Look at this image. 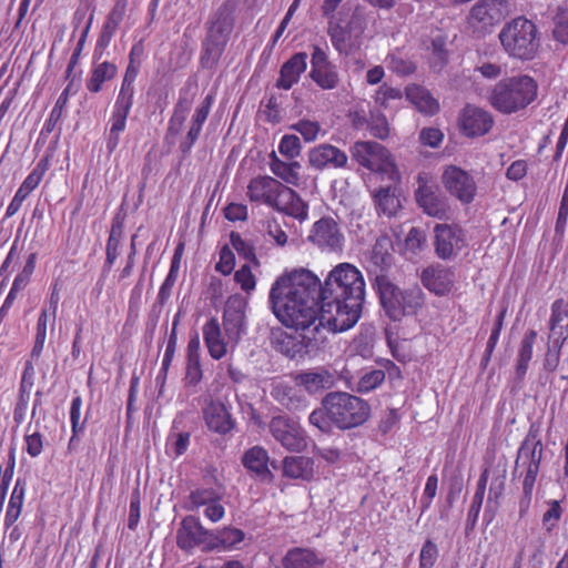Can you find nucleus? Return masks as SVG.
Returning a JSON list of instances; mask_svg holds the SVG:
<instances>
[{
	"label": "nucleus",
	"instance_id": "obj_1",
	"mask_svg": "<svg viewBox=\"0 0 568 568\" xmlns=\"http://www.w3.org/2000/svg\"><path fill=\"white\" fill-rule=\"evenodd\" d=\"M320 291V278L307 270H301L277 277L268 294L275 317L298 333L307 347L322 344L326 338L327 322L323 320Z\"/></svg>",
	"mask_w": 568,
	"mask_h": 568
},
{
	"label": "nucleus",
	"instance_id": "obj_2",
	"mask_svg": "<svg viewBox=\"0 0 568 568\" xmlns=\"http://www.w3.org/2000/svg\"><path fill=\"white\" fill-rule=\"evenodd\" d=\"M320 297L328 332L352 328L361 318L365 300L362 272L351 263L337 264L321 284Z\"/></svg>",
	"mask_w": 568,
	"mask_h": 568
},
{
	"label": "nucleus",
	"instance_id": "obj_3",
	"mask_svg": "<svg viewBox=\"0 0 568 568\" xmlns=\"http://www.w3.org/2000/svg\"><path fill=\"white\" fill-rule=\"evenodd\" d=\"M390 254L378 256L374 250L372 262L375 266L367 270L373 287L376 290L385 314L392 321H402L406 316L417 315L425 305V293L418 285L399 288L395 285L387 270L390 266Z\"/></svg>",
	"mask_w": 568,
	"mask_h": 568
},
{
	"label": "nucleus",
	"instance_id": "obj_4",
	"mask_svg": "<svg viewBox=\"0 0 568 568\" xmlns=\"http://www.w3.org/2000/svg\"><path fill=\"white\" fill-rule=\"evenodd\" d=\"M371 416L369 404L346 392H331L322 399V406L314 409L308 417L312 426L329 434L333 426L348 430L365 424Z\"/></svg>",
	"mask_w": 568,
	"mask_h": 568
},
{
	"label": "nucleus",
	"instance_id": "obj_5",
	"mask_svg": "<svg viewBox=\"0 0 568 568\" xmlns=\"http://www.w3.org/2000/svg\"><path fill=\"white\" fill-rule=\"evenodd\" d=\"M538 97L537 81L527 74L498 81L488 97L489 104L499 113L510 115L525 110Z\"/></svg>",
	"mask_w": 568,
	"mask_h": 568
},
{
	"label": "nucleus",
	"instance_id": "obj_6",
	"mask_svg": "<svg viewBox=\"0 0 568 568\" xmlns=\"http://www.w3.org/2000/svg\"><path fill=\"white\" fill-rule=\"evenodd\" d=\"M537 33V27L532 21L517 17L503 27L499 40L509 57L532 60L539 49Z\"/></svg>",
	"mask_w": 568,
	"mask_h": 568
},
{
	"label": "nucleus",
	"instance_id": "obj_7",
	"mask_svg": "<svg viewBox=\"0 0 568 568\" xmlns=\"http://www.w3.org/2000/svg\"><path fill=\"white\" fill-rule=\"evenodd\" d=\"M538 436L539 426L531 424L518 450L516 464L518 465L519 462H523L526 465V471L523 477V497L519 501L520 511H525L530 507L535 484L540 469L542 443Z\"/></svg>",
	"mask_w": 568,
	"mask_h": 568
},
{
	"label": "nucleus",
	"instance_id": "obj_8",
	"mask_svg": "<svg viewBox=\"0 0 568 568\" xmlns=\"http://www.w3.org/2000/svg\"><path fill=\"white\" fill-rule=\"evenodd\" d=\"M352 158L372 172L385 174L390 180L399 179L398 170L389 151L374 141H357L351 148Z\"/></svg>",
	"mask_w": 568,
	"mask_h": 568
},
{
	"label": "nucleus",
	"instance_id": "obj_9",
	"mask_svg": "<svg viewBox=\"0 0 568 568\" xmlns=\"http://www.w3.org/2000/svg\"><path fill=\"white\" fill-rule=\"evenodd\" d=\"M440 181L445 191L463 205H468L476 199L477 183L468 171L457 165H447L443 170Z\"/></svg>",
	"mask_w": 568,
	"mask_h": 568
},
{
	"label": "nucleus",
	"instance_id": "obj_10",
	"mask_svg": "<svg viewBox=\"0 0 568 568\" xmlns=\"http://www.w3.org/2000/svg\"><path fill=\"white\" fill-rule=\"evenodd\" d=\"M268 428L274 439L288 452L301 453L307 446L306 433L294 418L285 415L274 416Z\"/></svg>",
	"mask_w": 568,
	"mask_h": 568
},
{
	"label": "nucleus",
	"instance_id": "obj_11",
	"mask_svg": "<svg viewBox=\"0 0 568 568\" xmlns=\"http://www.w3.org/2000/svg\"><path fill=\"white\" fill-rule=\"evenodd\" d=\"M466 233L458 224H436L434 226V247L442 260H449L466 247Z\"/></svg>",
	"mask_w": 568,
	"mask_h": 568
},
{
	"label": "nucleus",
	"instance_id": "obj_12",
	"mask_svg": "<svg viewBox=\"0 0 568 568\" xmlns=\"http://www.w3.org/2000/svg\"><path fill=\"white\" fill-rule=\"evenodd\" d=\"M307 241L324 252H337L343 248L344 235L335 219L324 216L313 224Z\"/></svg>",
	"mask_w": 568,
	"mask_h": 568
},
{
	"label": "nucleus",
	"instance_id": "obj_13",
	"mask_svg": "<svg viewBox=\"0 0 568 568\" xmlns=\"http://www.w3.org/2000/svg\"><path fill=\"white\" fill-rule=\"evenodd\" d=\"M281 181L270 175H258L250 180L246 196L251 203L263 204L271 209L277 205L278 196L285 189Z\"/></svg>",
	"mask_w": 568,
	"mask_h": 568
},
{
	"label": "nucleus",
	"instance_id": "obj_14",
	"mask_svg": "<svg viewBox=\"0 0 568 568\" xmlns=\"http://www.w3.org/2000/svg\"><path fill=\"white\" fill-rule=\"evenodd\" d=\"M458 123L464 135L468 138L483 136L491 130L494 118L490 112L467 104L459 114Z\"/></svg>",
	"mask_w": 568,
	"mask_h": 568
},
{
	"label": "nucleus",
	"instance_id": "obj_15",
	"mask_svg": "<svg viewBox=\"0 0 568 568\" xmlns=\"http://www.w3.org/2000/svg\"><path fill=\"white\" fill-rule=\"evenodd\" d=\"M134 100L116 97L110 115V129L106 140V150L112 153L120 143V136L125 131L126 121L131 113Z\"/></svg>",
	"mask_w": 568,
	"mask_h": 568
},
{
	"label": "nucleus",
	"instance_id": "obj_16",
	"mask_svg": "<svg viewBox=\"0 0 568 568\" xmlns=\"http://www.w3.org/2000/svg\"><path fill=\"white\" fill-rule=\"evenodd\" d=\"M415 199L418 206L428 216L443 220L449 214L450 206L447 200L439 195L433 186L428 185L425 181L419 180L418 187L415 191Z\"/></svg>",
	"mask_w": 568,
	"mask_h": 568
},
{
	"label": "nucleus",
	"instance_id": "obj_17",
	"mask_svg": "<svg viewBox=\"0 0 568 568\" xmlns=\"http://www.w3.org/2000/svg\"><path fill=\"white\" fill-rule=\"evenodd\" d=\"M420 282L434 295L445 296L454 286V272L442 264H432L422 271Z\"/></svg>",
	"mask_w": 568,
	"mask_h": 568
},
{
	"label": "nucleus",
	"instance_id": "obj_18",
	"mask_svg": "<svg viewBox=\"0 0 568 568\" xmlns=\"http://www.w3.org/2000/svg\"><path fill=\"white\" fill-rule=\"evenodd\" d=\"M203 418L207 428L220 435H226L235 426V420L226 407L220 400L210 399L203 408Z\"/></svg>",
	"mask_w": 568,
	"mask_h": 568
},
{
	"label": "nucleus",
	"instance_id": "obj_19",
	"mask_svg": "<svg viewBox=\"0 0 568 568\" xmlns=\"http://www.w3.org/2000/svg\"><path fill=\"white\" fill-rule=\"evenodd\" d=\"M308 161L317 170L326 168L343 169L347 165L348 156L337 146L323 143L310 151Z\"/></svg>",
	"mask_w": 568,
	"mask_h": 568
},
{
	"label": "nucleus",
	"instance_id": "obj_20",
	"mask_svg": "<svg viewBox=\"0 0 568 568\" xmlns=\"http://www.w3.org/2000/svg\"><path fill=\"white\" fill-rule=\"evenodd\" d=\"M244 320L245 313L242 308L241 301L230 298L223 312L222 326L226 338L233 345L240 342L244 333Z\"/></svg>",
	"mask_w": 568,
	"mask_h": 568
},
{
	"label": "nucleus",
	"instance_id": "obj_21",
	"mask_svg": "<svg viewBox=\"0 0 568 568\" xmlns=\"http://www.w3.org/2000/svg\"><path fill=\"white\" fill-rule=\"evenodd\" d=\"M202 334L209 355L220 361L227 354V345L231 343L226 338L221 324L216 317H210L202 326Z\"/></svg>",
	"mask_w": 568,
	"mask_h": 568
},
{
	"label": "nucleus",
	"instance_id": "obj_22",
	"mask_svg": "<svg viewBox=\"0 0 568 568\" xmlns=\"http://www.w3.org/2000/svg\"><path fill=\"white\" fill-rule=\"evenodd\" d=\"M209 535L211 531L206 530L199 519L189 516L182 520L181 528L178 530L176 542L183 550H191L200 544L209 546Z\"/></svg>",
	"mask_w": 568,
	"mask_h": 568
},
{
	"label": "nucleus",
	"instance_id": "obj_23",
	"mask_svg": "<svg viewBox=\"0 0 568 568\" xmlns=\"http://www.w3.org/2000/svg\"><path fill=\"white\" fill-rule=\"evenodd\" d=\"M213 103H214V94H207L203 99L201 105H199L195 109V112L191 120V125L187 131V134H186L185 139L180 143V146H179L180 151L183 154H189L191 152L193 145L197 141V139L202 132L203 125L209 118V114L211 112V108H212Z\"/></svg>",
	"mask_w": 568,
	"mask_h": 568
},
{
	"label": "nucleus",
	"instance_id": "obj_24",
	"mask_svg": "<svg viewBox=\"0 0 568 568\" xmlns=\"http://www.w3.org/2000/svg\"><path fill=\"white\" fill-rule=\"evenodd\" d=\"M307 54L297 52L293 54L280 69V75L276 80V88L281 90H290L296 84L301 75L307 68Z\"/></svg>",
	"mask_w": 568,
	"mask_h": 568
},
{
	"label": "nucleus",
	"instance_id": "obj_25",
	"mask_svg": "<svg viewBox=\"0 0 568 568\" xmlns=\"http://www.w3.org/2000/svg\"><path fill=\"white\" fill-rule=\"evenodd\" d=\"M185 377L186 385L196 386L203 378V369L201 363V342L197 332L189 338L185 354Z\"/></svg>",
	"mask_w": 568,
	"mask_h": 568
},
{
	"label": "nucleus",
	"instance_id": "obj_26",
	"mask_svg": "<svg viewBox=\"0 0 568 568\" xmlns=\"http://www.w3.org/2000/svg\"><path fill=\"white\" fill-rule=\"evenodd\" d=\"M294 382L313 395L332 388L335 385V377L327 369L320 368L296 374Z\"/></svg>",
	"mask_w": 568,
	"mask_h": 568
},
{
	"label": "nucleus",
	"instance_id": "obj_27",
	"mask_svg": "<svg viewBox=\"0 0 568 568\" xmlns=\"http://www.w3.org/2000/svg\"><path fill=\"white\" fill-rule=\"evenodd\" d=\"M284 568H326V559L311 548L294 547L282 560Z\"/></svg>",
	"mask_w": 568,
	"mask_h": 568
},
{
	"label": "nucleus",
	"instance_id": "obj_28",
	"mask_svg": "<svg viewBox=\"0 0 568 568\" xmlns=\"http://www.w3.org/2000/svg\"><path fill=\"white\" fill-rule=\"evenodd\" d=\"M273 210L292 216L300 222L308 219V204L290 186H285Z\"/></svg>",
	"mask_w": 568,
	"mask_h": 568
},
{
	"label": "nucleus",
	"instance_id": "obj_29",
	"mask_svg": "<svg viewBox=\"0 0 568 568\" xmlns=\"http://www.w3.org/2000/svg\"><path fill=\"white\" fill-rule=\"evenodd\" d=\"M568 338V302L556 300L551 305L549 318V341L565 343Z\"/></svg>",
	"mask_w": 568,
	"mask_h": 568
},
{
	"label": "nucleus",
	"instance_id": "obj_30",
	"mask_svg": "<svg viewBox=\"0 0 568 568\" xmlns=\"http://www.w3.org/2000/svg\"><path fill=\"white\" fill-rule=\"evenodd\" d=\"M233 28L234 18L232 12L226 6H222L207 21L206 36L227 43Z\"/></svg>",
	"mask_w": 568,
	"mask_h": 568
},
{
	"label": "nucleus",
	"instance_id": "obj_31",
	"mask_svg": "<svg viewBox=\"0 0 568 568\" xmlns=\"http://www.w3.org/2000/svg\"><path fill=\"white\" fill-rule=\"evenodd\" d=\"M118 74V65L111 61L93 62L85 88L90 93H99L105 82L113 80Z\"/></svg>",
	"mask_w": 568,
	"mask_h": 568
},
{
	"label": "nucleus",
	"instance_id": "obj_32",
	"mask_svg": "<svg viewBox=\"0 0 568 568\" xmlns=\"http://www.w3.org/2000/svg\"><path fill=\"white\" fill-rule=\"evenodd\" d=\"M405 97L419 112L426 115H434L439 111V102L426 88L419 84L407 85Z\"/></svg>",
	"mask_w": 568,
	"mask_h": 568
},
{
	"label": "nucleus",
	"instance_id": "obj_33",
	"mask_svg": "<svg viewBox=\"0 0 568 568\" xmlns=\"http://www.w3.org/2000/svg\"><path fill=\"white\" fill-rule=\"evenodd\" d=\"M268 459V453L265 448L254 446L244 453L242 464L247 470L254 473L260 478L271 479L273 475L267 466Z\"/></svg>",
	"mask_w": 568,
	"mask_h": 568
},
{
	"label": "nucleus",
	"instance_id": "obj_34",
	"mask_svg": "<svg viewBox=\"0 0 568 568\" xmlns=\"http://www.w3.org/2000/svg\"><path fill=\"white\" fill-rule=\"evenodd\" d=\"M270 170L271 172L285 182L286 184L297 186L301 181V164L297 161L292 160L291 162H285L281 160L275 151H272L270 154Z\"/></svg>",
	"mask_w": 568,
	"mask_h": 568
},
{
	"label": "nucleus",
	"instance_id": "obj_35",
	"mask_svg": "<svg viewBox=\"0 0 568 568\" xmlns=\"http://www.w3.org/2000/svg\"><path fill=\"white\" fill-rule=\"evenodd\" d=\"M283 475L308 481L314 477V460L306 456H286L283 459Z\"/></svg>",
	"mask_w": 568,
	"mask_h": 568
},
{
	"label": "nucleus",
	"instance_id": "obj_36",
	"mask_svg": "<svg viewBox=\"0 0 568 568\" xmlns=\"http://www.w3.org/2000/svg\"><path fill=\"white\" fill-rule=\"evenodd\" d=\"M209 548L219 550H233L244 540L245 534L242 529L234 527H224L223 529L211 531L209 535Z\"/></svg>",
	"mask_w": 568,
	"mask_h": 568
},
{
	"label": "nucleus",
	"instance_id": "obj_37",
	"mask_svg": "<svg viewBox=\"0 0 568 568\" xmlns=\"http://www.w3.org/2000/svg\"><path fill=\"white\" fill-rule=\"evenodd\" d=\"M373 201L378 215L392 217L402 209V203L396 194V189L392 186L379 187L376 190L373 194Z\"/></svg>",
	"mask_w": 568,
	"mask_h": 568
},
{
	"label": "nucleus",
	"instance_id": "obj_38",
	"mask_svg": "<svg viewBox=\"0 0 568 568\" xmlns=\"http://www.w3.org/2000/svg\"><path fill=\"white\" fill-rule=\"evenodd\" d=\"M469 20L480 28L493 27L499 20V12L493 0H479L470 10Z\"/></svg>",
	"mask_w": 568,
	"mask_h": 568
},
{
	"label": "nucleus",
	"instance_id": "obj_39",
	"mask_svg": "<svg viewBox=\"0 0 568 568\" xmlns=\"http://www.w3.org/2000/svg\"><path fill=\"white\" fill-rule=\"evenodd\" d=\"M26 496V484L18 479L12 489V493L9 498L6 516H4V528L9 529L12 527L17 520L19 519Z\"/></svg>",
	"mask_w": 568,
	"mask_h": 568
},
{
	"label": "nucleus",
	"instance_id": "obj_40",
	"mask_svg": "<svg viewBox=\"0 0 568 568\" xmlns=\"http://www.w3.org/2000/svg\"><path fill=\"white\" fill-rule=\"evenodd\" d=\"M226 42L206 36L202 42L200 63L205 69H213L225 51Z\"/></svg>",
	"mask_w": 568,
	"mask_h": 568
},
{
	"label": "nucleus",
	"instance_id": "obj_41",
	"mask_svg": "<svg viewBox=\"0 0 568 568\" xmlns=\"http://www.w3.org/2000/svg\"><path fill=\"white\" fill-rule=\"evenodd\" d=\"M50 165L51 155L45 154L37 162L32 171L27 175V178L18 187V191L29 196L40 185L44 175L49 171Z\"/></svg>",
	"mask_w": 568,
	"mask_h": 568
},
{
	"label": "nucleus",
	"instance_id": "obj_42",
	"mask_svg": "<svg viewBox=\"0 0 568 568\" xmlns=\"http://www.w3.org/2000/svg\"><path fill=\"white\" fill-rule=\"evenodd\" d=\"M75 92L77 90H73V80H71L59 95L54 106L49 114V118L44 122L43 130L45 132L51 133L55 129L68 105L70 95L74 94Z\"/></svg>",
	"mask_w": 568,
	"mask_h": 568
},
{
	"label": "nucleus",
	"instance_id": "obj_43",
	"mask_svg": "<svg viewBox=\"0 0 568 568\" xmlns=\"http://www.w3.org/2000/svg\"><path fill=\"white\" fill-rule=\"evenodd\" d=\"M272 396L288 410H300L306 407V399L296 395L295 389L288 385H277L273 389Z\"/></svg>",
	"mask_w": 568,
	"mask_h": 568
},
{
	"label": "nucleus",
	"instance_id": "obj_44",
	"mask_svg": "<svg viewBox=\"0 0 568 568\" xmlns=\"http://www.w3.org/2000/svg\"><path fill=\"white\" fill-rule=\"evenodd\" d=\"M273 335H274L273 343L275 344L276 348L282 354H284L291 358L295 357L296 354L301 353L303 351V348H305L307 351H313L315 348H318V346H320V344H317L316 346L307 347L304 344L303 337H301V341H297L292 335H288L287 333L282 332V331L278 334H273Z\"/></svg>",
	"mask_w": 568,
	"mask_h": 568
},
{
	"label": "nucleus",
	"instance_id": "obj_45",
	"mask_svg": "<svg viewBox=\"0 0 568 568\" xmlns=\"http://www.w3.org/2000/svg\"><path fill=\"white\" fill-rule=\"evenodd\" d=\"M192 105V100L180 95L178 102L174 105L173 113L169 120L168 133L176 135L181 132L186 114L189 113Z\"/></svg>",
	"mask_w": 568,
	"mask_h": 568
},
{
	"label": "nucleus",
	"instance_id": "obj_46",
	"mask_svg": "<svg viewBox=\"0 0 568 568\" xmlns=\"http://www.w3.org/2000/svg\"><path fill=\"white\" fill-rule=\"evenodd\" d=\"M310 77L323 90H333L339 82V77L334 64L311 70Z\"/></svg>",
	"mask_w": 568,
	"mask_h": 568
},
{
	"label": "nucleus",
	"instance_id": "obj_47",
	"mask_svg": "<svg viewBox=\"0 0 568 568\" xmlns=\"http://www.w3.org/2000/svg\"><path fill=\"white\" fill-rule=\"evenodd\" d=\"M230 242L232 247L241 257L248 261L256 267L260 266V261L256 256L255 247L252 242L244 240L240 233L234 231L230 234Z\"/></svg>",
	"mask_w": 568,
	"mask_h": 568
},
{
	"label": "nucleus",
	"instance_id": "obj_48",
	"mask_svg": "<svg viewBox=\"0 0 568 568\" xmlns=\"http://www.w3.org/2000/svg\"><path fill=\"white\" fill-rule=\"evenodd\" d=\"M49 317V311L47 308H42L37 321L34 344L31 351V356L33 358H39L43 352Z\"/></svg>",
	"mask_w": 568,
	"mask_h": 568
},
{
	"label": "nucleus",
	"instance_id": "obj_49",
	"mask_svg": "<svg viewBox=\"0 0 568 568\" xmlns=\"http://www.w3.org/2000/svg\"><path fill=\"white\" fill-rule=\"evenodd\" d=\"M140 70H141V65L128 63L124 74H123V78H122V81H121L120 90H119L116 97L134 100V97H135L134 83L140 73Z\"/></svg>",
	"mask_w": 568,
	"mask_h": 568
},
{
	"label": "nucleus",
	"instance_id": "obj_50",
	"mask_svg": "<svg viewBox=\"0 0 568 568\" xmlns=\"http://www.w3.org/2000/svg\"><path fill=\"white\" fill-rule=\"evenodd\" d=\"M403 99V92L398 88H394L388 85L387 83H383L374 95V101L376 105L382 109H388L395 102H399Z\"/></svg>",
	"mask_w": 568,
	"mask_h": 568
},
{
	"label": "nucleus",
	"instance_id": "obj_51",
	"mask_svg": "<svg viewBox=\"0 0 568 568\" xmlns=\"http://www.w3.org/2000/svg\"><path fill=\"white\" fill-rule=\"evenodd\" d=\"M385 381V371L372 369L365 372L358 379L356 392L359 394H367L379 387Z\"/></svg>",
	"mask_w": 568,
	"mask_h": 568
},
{
	"label": "nucleus",
	"instance_id": "obj_52",
	"mask_svg": "<svg viewBox=\"0 0 568 568\" xmlns=\"http://www.w3.org/2000/svg\"><path fill=\"white\" fill-rule=\"evenodd\" d=\"M120 24H118L116 22L108 19L105 17V20L102 24V28H101V31L99 33V37H98V40H97V45H95V51H94V54H93V58L94 60H97L98 58L101 57L102 53H100L98 55V50L101 49V50H104L106 49L112 39L114 38L118 29H119Z\"/></svg>",
	"mask_w": 568,
	"mask_h": 568
},
{
	"label": "nucleus",
	"instance_id": "obj_53",
	"mask_svg": "<svg viewBox=\"0 0 568 568\" xmlns=\"http://www.w3.org/2000/svg\"><path fill=\"white\" fill-rule=\"evenodd\" d=\"M291 129L298 132L307 143L314 142L322 131L320 122L308 119H301L291 125Z\"/></svg>",
	"mask_w": 568,
	"mask_h": 568
},
{
	"label": "nucleus",
	"instance_id": "obj_54",
	"mask_svg": "<svg viewBox=\"0 0 568 568\" xmlns=\"http://www.w3.org/2000/svg\"><path fill=\"white\" fill-rule=\"evenodd\" d=\"M191 434L189 432L172 433L168 437L166 450L174 457L182 456L189 448Z\"/></svg>",
	"mask_w": 568,
	"mask_h": 568
},
{
	"label": "nucleus",
	"instance_id": "obj_55",
	"mask_svg": "<svg viewBox=\"0 0 568 568\" xmlns=\"http://www.w3.org/2000/svg\"><path fill=\"white\" fill-rule=\"evenodd\" d=\"M565 343H560L557 341H549L548 347L542 361V367L548 373H554L559 364L561 357V348Z\"/></svg>",
	"mask_w": 568,
	"mask_h": 568
},
{
	"label": "nucleus",
	"instance_id": "obj_56",
	"mask_svg": "<svg viewBox=\"0 0 568 568\" xmlns=\"http://www.w3.org/2000/svg\"><path fill=\"white\" fill-rule=\"evenodd\" d=\"M552 36L556 41L568 44V9H558L554 18Z\"/></svg>",
	"mask_w": 568,
	"mask_h": 568
},
{
	"label": "nucleus",
	"instance_id": "obj_57",
	"mask_svg": "<svg viewBox=\"0 0 568 568\" xmlns=\"http://www.w3.org/2000/svg\"><path fill=\"white\" fill-rule=\"evenodd\" d=\"M302 150L298 136L294 134H285L278 144V152L288 160H295L300 156Z\"/></svg>",
	"mask_w": 568,
	"mask_h": 568
},
{
	"label": "nucleus",
	"instance_id": "obj_58",
	"mask_svg": "<svg viewBox=\"0 0 568 568\" xmlns=\"http://www.w3.org/2000/svg\"><path fill=\"white\" fill-rule=\"evenodd\" d=\"M121 226L113 224L105 247V265L111 268L119 256Z\"/></svg>",
	"mask_w": 568,
	"mask_h": 568
},
{
	"label": "nucleus",
	"instance_id": "obj_59",
	"mask_svg": "<svg viewBox=\"0 0 568 568\" xmlns=\"http://www.w3.org/2000/svg\"><path fill=\"white\" fill-rule=\"evenodd\" d=\"M234 281L246 294L252 293L256 287V277L253 274L250 264H244L237 271H235Z\"/></svg>",
	"mask_w": 568,
	"mask_h": 568
},
{
	"label": "nucleus",
	"instance_id": "obj_60",
	"mask_svg": "<svg viewBox=\"0 0 568 568\" xmlns=\"http://www.w3.org/2000/svg\"><path fill=\"white\" fill-rule=\"evenodd\" d=\"M235 267V255L229 245H223L219 252L215 271L224 276L232 274Z\"/></svg>",
	"mask_w": 568,
	"mask_h": 568
},
{
	"label": "nucleus",
	"instance_id": "obj_61",
	"mask_svg": "<svg viewBox=\"0 0 568 568\" xmlns=\"http://www.w3.org/2000/svg\"><path fill=\"white\" fill-rule=\"evenodd\" d=\"M438 489V477L436 474L428 476L423 496L420 498V514H425L432 506Z\"/></svg>",
	"mask_w": 568,
	"mask_h": 568
},
{
	"label": "nucleus",
	"instance_id": "obj_62",
	"mask_svg": "<svg viewBox=\"0 0 568 568\" xmlns=\"http://www.w3.org/2000/svg\"><path fill=\"white\" fill-rule=\"evenodd\" d=\"M438 558V548L430 539L426 540L419 552V568H433Z\"/></svg>",
	"mask_w": 568,
	"mask_h": 568
},
{
	"label": "nucleus",
	"instance_id": "obj_63",
	"mask_svg": "<svg viewBox=\"0 0 568 568\" xmlns=\"http://www.w3.org/2000/svg\"><path fill=\"white\" fill-rule=\"evenodd\" d=\"M81 408H82V397L77 395L71 400L70 406V423H71V432L74 434H81L85 427V420L80 422L81 417Z\"/></svg>",
	"mask_w": 568,
	"mask_h": 568
},
{
	"label": "nucleus",
	"instance_id": "obj_64",
	"mask_svg": "<svg viewBox=\"0 0 568 568\" xmlns=\"http://www.w3.org/2000/svg\"><path fill=\"white\" fill-rule=\"evenodd\" d=\"M328 36L333 47L339 52L343 53L347 49V31L339 24H329L328 27Z\"/></svg>",
	"mask_w": 568,
	"mask_h": 568
}]
</instances>
